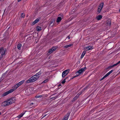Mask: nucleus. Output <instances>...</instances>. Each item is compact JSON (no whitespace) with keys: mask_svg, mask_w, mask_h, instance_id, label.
Returning a JSON list of instances; mask_svg holds the SVG:
<instances>
[{"mask_svg":"<svg viewBox=\"0 0 120 120\" xmlns=\"http://www.w3.org/2000/svg\"><path fill=\"white\" fill-rule=\"evenodd\" d=\"M0 82L1 81V80H0Z\"/></svg>","mask_w":120,"mask_h":120,"instance_id":"nucleus-39","label":"nucleus"},{"mask_svg":"<svg viewBox=\"0 0 120 120\" xmlns=\"http://www.w3.org/2000/svg\"><path fill=\"white\" fill-rule=\"evenodd\" d=\"M93 49V46L91 47L90 46H87L84 48V50H85L86 51L92 49Z\"/></svg>","mask_w":120,"mask_h":120,"instance_id":"nucleus-10","label":"nucleus"},{"mask_svg":"<svg viewBox=\"0 0 120 120\" xmlns=\"http://www.w3.org/2000/svg\"><path fill=\"white\" fill-rule=\"evenodd\" d=\"M33 90H25V94L27 95H29L34 93V92H33Z\"/></svg>","mask_w":120,"mask_h":120,"instance_id":"nucleus-6","label":"nucleus"},{"mask_svg":"<svg viewBox=\"0 0 120 120\" xmlns=\"http://www.w3.org/2000/svg\"><path fill=\"white\" fill-rule=\"evenodd\" d=\"M86 53V51H84L82 52L81 57V58H83V56H84Z\"/></svg>","mask_w":120,"mask_h":120,"instance_id":"nucleus-20","label":"nucleus"},{"mask_svg":"<svg viewBox=\"0 0 120 120\" xmlns=\"http://www.w3.org/2000/svg\"><path fill=\"white\" fill-rule=\"evenodd\" d=\"M10 105L14 102L15 101V98H12L8 100Z\"/></svg>","mask_w":120,"mask_h":120,"instance_id":"nucleus-4","label":"nucleus"},{"mask_svg":"<svg viewBox=\"0 0 120 120\" xmlns=\"http://www.w3.org/2000/svg\"><path fill=\"white\" fill-rule=\"evenodd\" d=\"M41 73V72L39 71L36 74L30 78L26 82L27 83L33 82L37 80L39 78Z\"/></svg>","mask_w":120,"mask_h":120,"instance_id":"nucleus-1","label":"nucleus"},{"mask_svg":"<svg viewBox=\"0 0 120 120\" xmlns=\"http://www.w3.org/2000/svg\"><path fill=\"white\" fill-rule=\"evenodd\" d=\"M21 0H18V1L19 2V1H20Z\"/></svg>","mask_w":120,"mask_h":120,"instance_id":"nucleus-35","label":"nucleus"},{"mask_svg":"<svg viewBox=\"0 0 120 120\" xmlns=\"http://www.w3.org/2000/svg\"><path fill=\"white\" fill-rule=\"evenodd\" d=\"M33 104V103H30V105H32Z\"/></svg>","mask_w":120,"mask_h":120,"instance_id":"nucleus-33","label":"nucleus"},{"mask_svg":"<svg viewBox=\"0 0 120 120\" xmlns=\"http://www.w3.org/2000/svg\"><path fill=\"white\" fill-rule=\"evenodd\" d=\"M42 97V95H40L38 96H36L35 97L36 98H41Z\"/></svg>","mask_w":120,"mask_h":120,"instance_id":"nucleus-27","label":"nucleus"},{"mask_svg":"<svg viewBox=\"0 0 120 120\" xmlns=\"http://www.w3.org/2000/svg\"><path fill=\"white\" fill-rule=\"evenodd\" d=\"M70 37L69 36H68L65 39V40L67 42H68L69 41H70Z\"/></svg>","mask_w":120,"mask_h":120,"instance_id":"nucleus-22","label":"nucleus"},{"mask_svg":"<svg viewBox=\"0 0 120 120\" xmlns=\"http://www.w3.org/2000/svg\"><path fill=\"white\" fill-rule=\"evenodd\" d=\"M48 81V80L47 79H46L43 82H44V83H45V82H47V81Z\"/></svg>","mask_w":120,"mask_h":120,"instance_id":"nucleus-31","label":"nucleus"},{"mask_svg":"<svg viewBox=\"0 0 120 120\" xmlns=\"http://www.w3.org/2000/svg\"><path fill=\"white\" fill-rule=\"evenodd\" d=\"M59 15L61 16L60 17H58L56 21V22H60L61 21L62 19L63 18L62 14H60Z\"/></svg>","mask_w":120,"mask_h":120,"instance_id":"nucleus-11","label":"nucleus"},{"mask_svg":"<svg viewBox=\"0 0 120 120\" xmlns=\"http://www.w3.org/2000/svg\"><path fill=\"white\" fill-rule=\"evenodd\" d=\"M76 76H75L73 78H75V77H76Z\"/></svg>","mask_w":120,"mask_h":120,"instance_id":"nucleus-36","label":"nucleus"},{"mask_svg":"<svg viewBox=\"0 0 120 120\" xmlns=\"http://www.w3.org/2000/svg\"><path fill=\"white\" fill-rule=\"evenodd\" d=\"M19 87L18 85L16 84L15 85L14 87H13V89H11L10 90H15L17 88Z\"/></svg>","mask_w":120,"mask_h":120,"instance_id":"nucleus-18","label":"nucleus"},{"mask_svg":"<svg viewBox=\"0 0 120 120\" xmlns=\"http://www.w3.org/2000/svg\"><path fill=\"white\" fill-rule=\"evenodd\" d=\"M9 102L7 100L2 102L1 104V106H8L10 105V104H9Z\"/></svg>","mask_w":120,"mask_h":120,"instance_id":"nucleus-3","label":"nucleus"},{"mask_svg":"<svg viewBox=\"0 0 120 120\" xmlns=\"http://www.w3.org/2000/svg\"><path fill=\"white\" fill-rule=\"evenodd\" d=\"M24 80H23L21 81L20 82H19L17 84L18 85V86H19L21 85L24 82Z\"/></svg>","mask_w":120,"mask_h":120,"instance_id":"nucleus-15","label":"nucleus"},{"mask_svg":"<svg viewBox=\"0 0 120 120\" xmlns=\"http://www.w3.org/2000/svg\"><path fill=\"white\" fill-rule=\"evenodd\" d=\"M25 16V15L23 13H22L21 15V17L22 18H24Z\"/></svg>","mask_w":120,"mask_h":120,"instance_id":"nucleus-28","label":"nucleus"},{"mask_svg":"<svg viewBox=\"0 0 120 120\" xmlns=\"http://www.w3.org/2000/svg\"><path fill=\"white\" fill-rule=\"evenodd\" d=\"M120 63V60L116 64H114L112 66H110L109 67V68H111L112 67H113L115 66H116L118 65Z\"/></svg>","mask_w":120,"mask_h":120,"instance_id":"nucleus-14","label":"nucleus"},{"mask_svg":"<svg viewBox=\"0 0 120 120\" xmlns=\"http://www.w3.org/2000/svg\"><path fill=\"white\" fill-rule=\"evenodd\" d=\"M86 69V67H85L84 68H82L79 70L77 72L79 74H80L83 72L85 71Z\"/></svg>","mask_w":120,"mask_h":120,"instance_id":"nucleus-7","label":"nucleus"},{"mask_svg":"<svg viewBox=\"0 0 120 120\" xmlns=\"http://www.w3.org/2000/svg\"><path fill=\"white\" fill-rule=\"evenodd\" d=\"M79 97V95L77 94L75 96L73 100V101H75Z\"/></svg>","mask_w":120,"mask_h":120,"instance_id":"nucleus-23","label":"nucleus"},{"mask_svg":"<svg viewBox=\"0 0 120 120\" xmlns=\"http://www.w3.org/2000/svg\"><path fill=\"white\" fill-rule=\"evenodd\" d=\"M40 19V18H38L37 19H36L34 21L33 23V25H34L36 23L38 22L39 21V19Z\"/></svg>","mask_w":120,"mask_h":120,"instance_id":"nucleus-16","label":"nucleus"},{"mask_svg":"<svg viewBox=\"0 0 120 120\" xmlns=\"http://www.w3.org/2000/svg\"><path fill=\"white\" fill-rule=\"evenodd\" d=\"M104 5V3L102 2L100 4L99 7L98 9V13H100L101 12L102 8H103Z\"/></svg>","mask_w":120,"mask_h":120,"instance_id":"nucleus-2","label":"nucleus"},{"mask_svg":"<svg viewBox=\"0 0 120 120\" xmlns=\"http://www.w3.org/2000/svg\"><path fill=\"white\" fill-rule=\"evenodd\" d=\"M69 71V69L67 70L64 71L62 73V77H64L68 73Z\"/></svg>","mask_w":120,"mask_h":120,"instance_id":"nucleus-5","label":"nucleus"},{"mask_svg":"<svg viewBox=\"0 0 120 120\" xmlns=\"http://www.w3.org/2000/svg\"><path fill=\"white\" fill-rule=\"evenodd\" d=\"M13 91V90H8V91L4 93L2 95V97L6 96L12 92Z\"/></svg>","mask_w":120,"mask_h":120,"instance_id":"nucleus-9","label":"nucleus"},{"mask_svg":"<svg viewBox=\"0 0 120 120\" xmlns=\"http://www.w3.org/2000/svg\"><path fill=\"white\" fill-rule=\"evenodd\" d=\"M61 86V85H59V86H58V87H60Z\"/></svg>","mask_w":120,"mask_h":120,"instance_id":"nucleus-34","label":"nucleus"},{"mask_svg":"<svg viewBox=\"0 0 120 120\" xmlns=\"http://www.w3.org/2000/svg\"><path fill=\"white\" fill-rule=\"evenodd\" d=\"M82 91L81 92H79L77 94H78V95H79V96L80 95V94H81L82 93Z\"/></svg>","mask_w":120,"mask_h":120,"instance_id":"nucleus-30","label":"nucleus"},{"mask_svg":"<svg viewBox=\"0 0 120 120\" xmlns=\"http://www.w3.org/2000/svg\"><path fill=\"white\" fill-rule=\"evenodd\" d=\"M36 29L38 31H39L41 30V28L40 27L38 26L37 27Z\"/></svg>","mask_w":120,"mask_h":120,"instance_id":"nucleus-26","label":"nucleus"},{"mask_svg":"<svg viewBox=\"0 0 120 120\" xmlns=\"http://www.w3.org/2000/svg\"><path fill=\"white\" fill-rule=\"evenodd\" d=\"M73 44H71L68 45H65L64 46V47L65 48H67L69 47H70L73 46Z\"/></svg>","mask_w":120,"mask_h":120,"instance_id":"nucleus-21","label":"nucleus"},{"mask_svg":"<svg viewBox=\"0 0 120 120\" xmlns=\"http://www.w3.org/2000/svg\"><path fill=\"white\" fill-rule=\"evenodd\" d=\"M44 114H43V115L42 116L44 115V116H43V117H45V116H46V115H47V114H45V115H44Z\"/></svg>","mask_w":120,"mask_h":120,"instance_id":"nucleus-32","label":"nucleus"},{"mask_svg":"<svg viewBox=\"0 0 120 120\" xmlns=\"http://www.w3.org/2000/svg\"><path fill=\"white\" fill-rule=\"evenodd\" d=\"M21 45L20 44H19L17 45V48L19 50H20L21 49Z\"/></svg>","mask_w":120,"mask_h":120,"instance_id":"nucleus-24","label":"nucleus"},{"mask_svg":"<svg viewBox=\"0 0 120 120\" xmlns=\"http://www.w3.org/2000/svg\"><path fill=\"white\" fill-rule=\"evenodd\" d=\"M25 112L23 113H21L20 115L16 117V118H20L22 117L23 115L25 114Z\"/></svg>","mask_w":120,"mask_h":120,"instance_id":"nucleus-19","label":"nucleus"},{"mask_svg":"<svg viewBox=\"0 0 120 120\" xmlns=\"http://www.w3.org/2000/svg\"><path fill=\"white\" fill-rule=\"evenodd\" d=\"M66 79V78L65 79H64L63 80L62 82V83L63 84L64 83H65V79Z\"/></svg>","mask_w":120,"mask_h":120,"instance_id":"nucleus-29","label":"nucleus"},{"mask_svg":"<svg viewBox=\"0 0 120 120\" xmlns=\"http://www.w3.org/2000/svg\"><path fill=\"white\" fill-rule=\"evenodd\" d=\"M113 71V70H112L110 71L107 73L106 74L105 76H104L102 78H101L100 80V81L103 80L104 79H105V78L108 76Z\"/></svg>","mask_w":120,"mask_h":120,"instance_id":"nucleus-8","label":"nucleus"},{"mask_svg":"<svg viewBox=\"0 0 120 120\" xmlns=\"http://www.w3.org/2000/svg\"><path fill=\"white\" fill-rule=\"evenodd\" d=\"M106 26H109L111 24V20L110 19H108L106 22Z\"/></svg>","mask_w":120,"mask_h":120,"instance_id":"nucleus-13","label":"nucleus"},{"mask_svg":"<svg viewBox=\"0 0 120 120\" xmlns=\"http://www.w3.org/2000/svg\"><path fill=\"white\" fill-rule=\"evenodd\" d=\"M69 117V116H65L63 119L62 120H68Z\"/></svg>","mask_w":120,"mask_h":120,"instance_id":"nucleus-25","label":"nucleus"},{"mask_svg":"<svg viewBox=\"0 0 120 120\" xmlns=\"http://www.w3.org/2000/svg\"><path fill=\"white\" fill-rule=\"evenodd\" d=\"M102 17V16L101 15H99L97 16L96 18L97 20H99L101 19Z\"/></svg>","mask_w":120,"mask_h":120,"instance_id":"nucleus-17","label":"nucleus"},{"mask_svg":"<svg viewBox=\"0 0 120 120\" xmlns=\"http://www.w3.org/2000/svg\"><path fill=\"white\" fill-rule=\"evenodd\" d=\"M1 112H0V115L1 114Z\"/></svg>","mask_w":120,"mask_h":120,"instance_id":"nucleus-37","label":"nucleus"},{"mask_svg":"<svg viewBox=\"0 0 120 120\" xmlns=\"http://www.w3.org/2000/svg\"><path fill=\"white\" fill-rule=\"evenodd\" d=\"M56 49V47H54L49 50L48 52L50 53H51L53 51H55Z\"/></svg>","mask_w":120,"mask_h":120,"instance_id":"nucleus-12","label":"nucleus"},{"mask_svg":"<svg viewBox=\"0 0 120 120\" xmlns=\"http://www.w3.org/2000/svg\"><path fill=\"white\" fill-rule=\"evenodd\" d=\"M86 88H85V89H86Z\"/></svg>","mask_w":120,"mask_h":120,"instance_id":"nucleus-38","label":"nucleus"}]
</instances>
